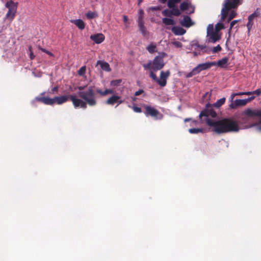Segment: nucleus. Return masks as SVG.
<instances>
[{
    "mask_svg": "<svg viewBox=\"0 0 261 261\" xmlns=\"http://www.w3.org/2000/svg\"><path fill=\"white\" fill-rule=\"evenodd\" d=\"M170 72L169 70H167L166 72H164L163 71H162L160 72V77L161 79L164 78L167 80V79L168 77V76L170 75Z\"/></svg>",
    "mask_w": 261,
    "mask_h": 261,
    "instance_id": "nucleus-29",
    "label": "nucleus"
},
{
    "mask_svg": "<svg viewBox=\"0 0 261 261\" xmlns=\"http://www.w3.org/2000/svg\"><path fill=\"white\" fill-rule=\"evenodd\" d=\"M144 14V11L142 9H140L139 11V16L137 19V21L140 20L141 19V21H143V15Z\"/></svg>",
    "mask_w": 261,
    "mask_h": 261,
    "instance_id": "nucleus-37",
    "label": "nucleus"
},
{
    "mask_svg": "<svg viewBox=\"0 0 261 261\" xmlns=\"http://www.w3.org/2000/svg\"><path fill=\"white\" fill-rule=\"evenodd\" d=\"M70 99L72 102L73 105L75 108L80 107L81 108L86 109L87 108L86 103L82 99H79L75 95H70Z\"/></svg>",
    "mask_w": 261,
    "mask_h": 261,
    "instance_id": "nucleus-9",
    "label": "nucleus"
},
{
    "mask_svg": "<svg viewBox=\"0 0 261 261\" xmlns=\"http://www.w3.org/2000/svg\"><path fill=\"white\" fill-rule=\"evenodd\" d=\"M122 82V80L121 79L115 80L111 81L110 85L112 86H117Z\"/></svg>",
    "mask_w": 261,
    "mask_h": 261,
    "instance_id": "nucleus-32",
    "label": "nucleus"
},
{
    "mask_svg": "<svg viewBox=\"0 0 261 261\" xmlns=\"http://www.w3.org/2000/svg\"><path fill=\"white\" fill-rule=\"evenodd\" d=\"M156 47V46L155 44L151 43L146 47V49L149 53L152 54L155 52Z\"/></svg>",
    "mask_w": 261,
    "mask_h": 261,
    "instance_id": "nucleus-25",
    "label": "nucleus"
},
{
    "mask_svg": "<svg viewBox=\"0 0 261 261\" xmlns=\"http://www.w3.org/2000/svg\"><path fill=\"white\" fill-rule=\"evenodd\" d=\"M171 11H172V15H173L176 16H178L181 14L180 11L176 7H175L173 8H172Z\"/></svg>",
    "mask_w": 261,
    "mask_h": 261,
    "instance_id": "nucleus-33",
    "label": "nucleus"
},
{
    "mask_svg": "<svg viewBox=\"0 0 261 261\" xmlns=\"http://www.w3.org/2000/svg\"><path fill=\"white\" fill-rule=\"evenodd\" d=\"M243 115H244L246 116L249 117H259L260 119L259 121V123L257 124V127L259 130H261V110L257 109H247L245 110L243 112Z\"/></svg>",
    "mask_w": 261,
    "mask_h": 261,
    "instance_id": "nucleus-7",
    "label": "nucleus"
},
{
    "mask_svg": "<svg viewBox=\"0 0 261 261\" xmlns=\"http://www.w3.org/2000/svg\"><path fill=\"white\" fill-rule=\"evenodd\" d=\"M173 2H174L175 3H178L180 2L181 0H172Z\"/></svg>",
    "mask_w": 261,
    "mask_h": 261,
    "instance_id": "nucleus-62",
    "label": "nucleus"
},
{
    "mask_svg": "<svg viewBox=\"0 0 261 261\" xmlns=\"http://www.w3.org/2000/svg\"><path fill=\"white\" fill-rule=\"evenodd\" d=\"M132 108L134 112L136 113H141L142 112L141 109L138 107L134 106Z\"/></svg>",
    "mask_w": 261,
    "mask_h": 261,
    "instance_id": "nucleus-43",
    "label": "nucleus"
},
{
    "mask_svg": "<svg viewBox=\"0 0 261 261\" xmlns=\"http://www.w3.org/2000/svg\"><path fill=\"white\" fill-rule=\"evenodd\" d=\"M239 20H234L233 21H232L231 22H230V28H229V31L230 32L231 31V30L232 29V27L236 24H237Z\"/></svg>",
    "mask_w": 261,
    "mask_h": 261,
    "instance_id": "nucleus-46",
    "label": "nucleus"
},
{
    "mask_svg": "<svg viewBox=\"0 0 261 261\" xmlns=\"http://www.w3.org/2000/svg\"><path fill=\"white\" fill-rule=\"evenodd\" d=\"M215 62H206L202 64H199L195 68L198 73H199L201 71L207 70L210 68L212 66L216 65Z\"/></svg>",
    "mask_w": 261,
    "mask_h": 261,
    "instance_id": "nucleus-10",
    "label": "nucleus"
},
{
    "mask_svg": "<svg viewBox=\"0 0 261 261\" xmlns=\"http://www.w3.org/2000/svg\"><path fill=\"white\" fill-rule=\"evenodd\" d=\"M123 21L124 22H126L128 20V18H127V17L126 16V15H123Z\"/></svg>",
    "mask_w": 261,
    "mask_h": 261,
    "instance_id": "nucleus-55",
    "label": "nucleus"
},
{
    "mask_svg": "<svg viewBox=\"0 0 261 261\" xmlns=\"http://www.w3.org/2000/svg\"><path fill=\"white\" fill-rule=\"evenodd\" d=\"M244 95H250L253 94V91L251 92H243Z\"/></svg>",
    "mask_w": 261,
    "mask_h": 261,
    "instance_id": "nucleus-54",
    "label": "nucleus"
},
{
    "mask_svg": "<svg viewBox=\"0 0 261 261\" xmlns=\"http://www.w3.org/2000/svg\"><path fill=\"white\" fill-rule=\"evenodd\" d=\"M163 23L166 25H172L175 24L173 19L169 18H164L162 19Z\"/></svg>",
    "mask_w": 261,
    "mask_h": 261,
    "instance_id": "nucleus-22",
    "label": "nucleus"
},
{
    "mask_svg": "<svg viewBox=\"0 0 261 261\" xmlns=\"http://www.w3.org/2000/svg\"><path fill=\"white\" fill-rule=\"evenodd\" d=\"M29 50L30 51V58L31 60H33L35 58V56L33 54V53L32 50V47L30 46L29 47Z\"/></svg>",
    "mask_w": 261,
    "mask_h": 261,
    "instance_id": "nucleus-45",
    "label": "nucleus"
},
{
    "mask_svg": "<svg viewBox=\"0 0 261 261\" xmlns=\"http://www.w3.org/2000/svg\"><path fill=\"white\" fill-rule=\"evenodd\" d=\"M153 71H154L153 70H150L149 76L151 78H152L153 80L156 82L158 80V78L157 77L155 74L153 73Z\"/></svg>",
    "mask_w": 261,
    "mask_h": 261,
    "instance_id": "nucleus-36",
    "label": "nucleus"
},
{
    "mask_svg": "<svg viewBox=\"0 0 261 261\" xmlns=\"http://www.w3.org/2000/svg\"><path fill=\"white\" fill-rule=\"evenodd\" d=\"M175 4L174 2H173L172 0H169L167 3V6L169 8L172 9L175 7Z\"/></svg>",
    "mask_w": 261,
    "mask_h": 261,
    "instance_id": "nucleus-40",
    "label": "nucleus"
},
{
    "mask_svg": "<svg viewBox=\"0 0 261 261\" xmlns=\"http://www.w3.org/2000/svg\"><path fill=\"white\" fill-rule=\"evenodd\" d=\"M70 94L56 96L53 98L39 96L35 98V100L46 105L52 106L55 103L60 105L67 102L69 99H70Z\"/></svg>",
    "mask_w": 261,
    "mask_h": 261,
    "instance_id": "nucleus-2",
    "label": "nucleus"
},
{
    "mask_svg": "<svg viewBox=\"0 0 261 261\" xmlns=\"http://www.w3.org/2000/svg\"><path fill=\"white\" fill-rule=\"evenodd\" d=\"M225 102V98L223 97L218 99L215 103L213 104L214 107L216 108H219L222 106Z\"/></svg>",
    "mask_w": 261,
    "mask_h": 261,
    "instance_id": "nucleus-24",
    "label": "nucleus"
},
{
    "mask_svg": "<svg viewBox=\"0 0 261 261\" xmlns=\"http://www.w3.org/2000/svg\"><path fill=\"white\" fill-rule=\"evenodd\" d=\"M86 16L88 19H93L97 17V14L95 12L89 11L86 13Z\"/></svg>",
    "mask_w": 261,
    "mask_h": 261,
    "instance_id": "nucleus-27",
    "label": "nucleus"
},
{
    "mask_svg": "<svg viewBox=\"0 0 261 261\" xmlns=\"http://www.w3.org/2000/svg\"><path fill=\"white\" fill-rule=\"evenodd\" d=\"M207 36L209 42L215 43L220 39V36L218 33L213 31V26L210 24L207 28Z\"/></svg>",
    "mask_w": 261,
    "mask_h": 261,
    "instance_id": "nucleus-8",
    "label": "nucleus"
},
{
    "mask_svg": "<svg viewBox=\"0 0 261 261\" xmlns=\"http://www.w3.org/2000/svg\"><path fill=\"white\" fill-rule=\"evenodd\" d=\"M120 99V97L117 95H113L109 97L106 101L107 105H114L115 103L118 101V100Z\"/></svg>",
    "mask_w": 261,
    "mask_h": 261,
    "instance_id": "nucleus-15",
    "label": "nucleus"
},
{
    "mask_svg": "<svg viewBox=\"0 0 261 261\" xmlns=\"http://www.w3.org/2000/svg\"><path fill=\"white\" fill-rule=\"evenodd\" d=\"M39 48L44 53H45L46 54H47V55H48L49 56H51L53 57L54 56V55L51 53L49 51L44 49V48H43L41 47H39Z\"/></svg>",
    "mask_w": 261,
    "mask_h": 261,
    "instance_id": "nucleus-42",
    "label": "nucleus"
},
{
    "mask_svg": "<svg viewBox=\"0 0 261 261\" xmlns=\"http://www.w3.org/2000/svg\"><path fill=\"white\" fill-rule=\"evenodd\" d=\"M211 106V104L208 103L206 105V109H209L208 108H210Z\"/></svg>",
    "mask_w": 261,
    "mask_h": 261,
    "instance_id": "nucleus-59",
    "label": "nucleus"
},
{
    "mask_svg": "<svg viewBox=\"0 0 261 261\" xmlns=\"http://www.w3.org/2000/svg\"><path fill=\"white\" fill-rule=\"evenodd\" d=\"M253 94H256L258 96L261 94V90L260 89H258L255 91H253Z\"/></svg>",
    "mask_w": 261,
    "mask_h": 261,
    "instance_id": "nucleus-48",
    "label": "nucleus"
},
{
    "mask_svg": "<svg viewBox=\"0 0 261 261\" xmlns=\"http://www.w3.org/2000/svg\"><path fill=\"white\" fill-rule=\"evenodd\" d=\"M138 27L140 31L143 36H145L147 35V31L146 30L145 27L144 25V21H141V19H140L139 21H137Z\"/></svg>",
    "mask_w": 261,
    "mask_h": 261,
    "instance_id": "nucleus-19",
    "label": "nucleus"
},
{
    "mask_svg": "<svg viewBox=\"0 0 261 261\" xmlns=\"http://www.w3.org/2000/svg\"><path fill=\"white\" fill-rule=\"evenodd\" d=\"M51 91L53 93L55 92H57L58 91V86L54 87L53 88H52Z\"/></svg>",
    "mask_w": 261,
    "mask_h": 261,
    "instance_id": "nucleus-53",
    "label": "nucleus"
},
{
    "mask_svg": "<svg viewBox=\"0 0 261 261\" xmlns=\"http://www.w3.org/2000/svg\"><path fill=\"white\" fill-rule=\"evenodd\" d=\"M224 24L222 23H218L216 25V29L218 31L224 29Z\"/></svg>",
    "mask_w": 261,
    "mask_h": 261,
    "instance_id": "nucleus-41",
    "label": "nucleus"
},
{
    "mask_svg": "<svg viewBox=\"0 0 261 261\" xmlns=\"http://www.w3.org/2000/svg\"><path fill=\"white\" fill-rule=\"evenodd\" d=\"M180 24L185 27L189 28L191 27L193 23L189 16H184L183 20L181 21Z\"/></svg>",
    "mask_w": 261,
    "mask_h": 261,
    "instance_id": "nucleus-14",
    "label": "nucleus"
},
{
    "mask_svg": "<svg viewBox=\"0 0 261 261\" xmlns=\"http://www.w3.org/2000/svg\"><path fill=\"white\" fill-rule=\"evenodd\" d=\"M236 96H237V94H236V93H232L230 96V100L232 101V100L233 99L234 97Z\"/></svg>",
    "mask_w": 261,
    "mask_h": 261,
    "instance_id": "nucleus-56",
    "label": "nucleus"
},
{
    "mask_svg": "<svg viewBox=\"0 0 261 261\" xmlns=\"http://www.w3.org/2000/svg\"><path fill=\"white\" fill-rule=\"evenodd\" d=\"M172 32L176 35H182L186 31L181 27H174L172 28Z\"/></svg>",
    "mask_w": 261,
    "mask_h": 261,
    "instance_id": "nucleus-17",
    "label": "nucleus"
},
{
    "mask_svg": "<svg viewBox=\"0 0 261 261\" xmlns=\"http://www.w3.org/2000/svg\"><path fill=\"white\" fill-rule=\"evenodd\" d=\"M197 74H198V73H197L195 68H194L191 72H189L188 73H187L186 75V77L187 78H190V77H192L193 75H196Z\"/></svg>",
    "mask_w": 261,
    "mask_h": 261,
    "instance_id": "nucleus-30",
    "label": "nucleus"
},
{
    "mask_svg": "<svg viewBox=\"0 0 261 261\" xmlns=\"http://www.w3.org/2000/svg\"><path fill=\"white\" fill-rule=\"evenodd\" d=\"M123 101L122 100H120V99L119 100H118V101H117V103H118L117 106L119 104L123 103Z\"/></svg>",
    "mask_w": 261,
    "mask_h": 261,
    "instance_id": "nucleus-61",
    "label": "nucleus"
},
{
    "mask_svg": "<svg viewBox=\"0 0 261 261\" xmlns=\"http://www.w3.org/2000/svg\"><path fill=\"white\" fill-rule=\"evenodd\" d=\"M160 2H161L162 4H165L167 0H158Z\"/></svg>",
    "mask_w": 261,
    "mask_h": 261,
    "instance_id": "nucleus-60",
    "label": "nucleus"
},
{
    "mask_svg": "<svg viewBox=\"0 0 261 261\" xmlns=\"http://www.w3.org/2000/svg\"><path fill=\"white\" fill-rule=\"evenodd\" d=\"M165 54L154 57L152 61H149L147 64H143L142 66L145 70H153L157 71L162 69L164 66V57Z\"/></svg>",
    "mask_w": 261,
    "mask_h": 261,
    "instance_id": "nucleus-4",
    "label": "nucleus"
},
{
    "mask_svg": "<svg viewBox=\"0 0 261 261\" xmlns=\"http://www.w3.org/2000/svg\"><path fill=\"white\" fill-rule=\"evenodd\" d=\"M254 98H255V96H251L250 97H249V98H248L247 99H245L246 100L247 103L248 102L254 99Z\"/></svg>",
    "mask_w": 261,
    "mask_h": 261,
    "instance_id": "nucleus-51",
    "label": "nucleus"
},
{
    "mask_svg": "<svg viewBox=\"0 0 261 261\" xmlns=\"http://www.w3.org/2000/svg\"><path fill=\"white\" fill-rule=\"evenodd\" d=\"M207 96H208V98H210L211 96V92H206L203 95V97H206Z\"/></svg>",
    "mask_w": 261,
    "mask_h": 261,
    "instance_id": "nucleus-50",
    "label": "nucleus"
},
{
    "mask_svg": "<svg viewBox=\"0 0 261 261\" xmlns=\"http://www.w3.org/2000/svg\"><path fill=\"white\" fill-rule=\"evenodd\" d=\"M236 94H237V95H244L243 92H239V93H236Z\"/></svg>",
    "mask_w": 261,
    "mask_h": 261,
    "instance_id": "nucleus-64",
    "label": "nucleus"
},
{
    "mask_svg": "<svg viewBox=\"0 0 261 261\" xmlns=\"http://www.w3.org/2000/svg\"><path fill=\"white\" fill-rule=\"evenodd\" d=\"M156 82L161 87H164L166 85L167 80L164 78H162L160 77V79H158V80Z\"/></svg>",
    "mask_w": 261,
    "mask_h": 261,
    "instance_id": "nucleus-26",
    "label": "nucleus"
},
{
    "mask_svg": "<svg viewBox=\"0 0 261 261\" xmlns=\"http://www.w3.org/2000/svg\"><path fill=\"white\" fill-rule=\"evenodd\" d=\"M246 104L247 101L245 99H236L229 105V107L231 109H236L239 107L245 106Z\"/></svg>",
    "mask_w": 261,
    "mask_h": 261,
    "instance_id": "nucleus-13",
    "label": "nucleus"
},
{
    "mask_svg": "<svg viewBox=\"0 0 261 261\" xmlns=\"http://www.w3.org/2000/svg\"><path fill=\"white\" fill-rule=\"evenodd\" d=\"M85 88V86H79L77 87V89L80 90L81 91H83L82 90H84Z\"/></svg>",
    "mask_w": 261,
    "mask_h": 261,
    "instance_id": "nucleus-57",
    "label": "nucleus"
},
{
    "mask_svg": "<svg viewBox=\"0 0 261 261\" xmlns=\"http://www.w3.org/2000/svg\"><path fill=\"white\" fill-rule=\"evenodd\" d=\"M189 132L191 134H198L199 133H203V129L198 128H190Z\"/></svg>",
    "mask_w": 261,
    "mask_h": 261,
    "instance_id": "nucleus-28",
    "label": "nucleus"
},
{
    "mask_svg": "<svg viewBox=\"0 0 261 261\" xmlns=\"http://www.w3.org/2000/svg\"><path fill=\"white\" fill-rule=\"evenodd\" d=\"M161 9V6L151 7L149 8V10L151 11H160Z\"/></svg>",
    "mask_w": 261,
    "mask_h": 261,
    "instance_id": "nucleus-47",
    "label": "nucleus"
},
{
    "mask_svg": "<svg viewBox=\"0 0 261 261\" xmlns=\"http://www.w3.org/2000/svg\"><path fill=\"white\" fill-rule=\"evenodd\" d=\"M192 123H193V124H194V125H197V121H196V120H193V121H192Z\"/></svg>",
    "mask_w": 261,
    "mask_h": 261,
    "instance_id": "nucleus-63",
    "label": "nucleus"
},
{
    "mask_svg": "<svg viewBox=\"0 0 261 261\" xmlns=\"http://www.w3.org/2000/svg\"><path fill=\"white\" fill-rule=\"evenodd\" d=\"M172 11L168 9L164 10L162 11V14L164 16L166 17H170L172 15Z\"/></svg>",
    "mask_w": 261,
    "mask_h": 261,
    "instance_id": "nucleus-34",
    "label": "nucleus"
},
{
    "mask_svg": "<svg viewBox=\"0 0 261 261\" xmlns=\"http://www.w3.org/2000/svg\"><path fill=\"white\" fill-rule=\"evenodd\" d=\"M253 24V21L248 20V22L247 24V29H248V30L249 32L250 31L251 29L252 28Z\"/></svg>",
    "mask_w": 261,
    "mask_h": 261,
    "instance_id": "nucleus-44",
    "label": "nucleus"
},
{
    "mask_svg": "<svg viewBox=\"0 0 261 261\" xmlns=\"http://www.w3.org/2000/svg\"><path fill=\"white\" fill-rule=\"evenodd\" d=\"M100 65L102 69L107 71H110L111 68L109 64L106 62H103L100 60H98L97 62L96 65Z\"/></svg>",
    "mask_w": 261,
    "mask_h": 261,
    "instance_id": "nucleus-18",
    "label": "nucleus"
},
{
    "mask_svg": "<svg viewBox=\"0 0 261 261\" xmlns=\"http://www.w3.org/2000/svg\"><path fill=\"white\" fill-rule=\"evenodd\" d=\"M86 70V67L85 66L81 67L78 71V74L80 75H83L85 74Z\"/></svg>",
    "mask_w": 261,
    "mask_h": 261,
    "instance_id": "nucleus-35",
    "label": "nucleus"
},
{
    "mask_svg": "<svg viewBox=\"0 0 261 261\" xmlns=\"http://www.w3.org/2000/svg\"><path fill=\"white\" fill-rule=\"evenodd\" d=\"M196 46L200 48L201 49H204L205 48H206V46L205 45H199V44H197L196 45Z\"/></svg>",
    "mask_w": 261,
    "mask_h": 261,
    "instance_id": "nucleus-52",
    "label": "nucleus"
},
{
    "mask_svg": "<svg viewBox=\"0 0 261 261\" xmlns=\"http://www.w3.org/2000/svg\"><path fill=\"white\" fill-rule=\"evenodd\" d=\"M17 3H14L12 1L7 2L5 4V7L8 9V11L6 15V18L12 21L17 12Z\"/></svg>",
    "mask_w": 261,
    "mask_h": 261,
    "instance_id": "nucleus-6",
    "label": "nucleus"
},
{
    "mask_svg": "<svg viewBox=\"0 0 261 261\" xmlns=\"http://www.w3.org/2000/svg\"><path fill=\"white\" fill-rule=\"evenodd\" d=\"M90 39L96 44H100L105 39V36L101 33H98L90 36Z\"/></svg>",
    "mask_w": 261,
    "mask_h": 261,
    "instance_id": "nucleus-12",
    "label": "nucleus"
},
{
    "mask_svg": "<svg viewBox=\"0 0 261 261\" xmlns=\"http://www.w3.org/2000/svg\"><path fill=\"white\" fill-rule=\"evenodd\" d=\"M228 61V58L227 57H224L222 58L221 60H219L217 61V62H216V64L217 66L221 67V68H224L226 67V65Z\"/></svg>",
    "mask_w": 261,
    "mask_h": 261,
    "instance_id": "nucleus-20",
    "label": "nucleus"
},
{
    "mask_svg": "<svg viewBox=\"0 0 261 261\" xmlns=\"http://www.w3.org/2000/svg\"><path fill=\"white\" fill-rule=\"evenodd\" d=\"M209 116L215 118L217 116V113L212 109H205L200 112L199 115L201 122L205 123L212 132L217 134L238 132L240 129L238 122L231 118L215 120L210 119Z\"/></svg>",
    "mask_w": 261,
    "mask_h": 261,
    "instance_id": "nucleus-1",
    "label": "nucleus"
},
{
    "mask_svg": "<svg viewBox=\"0 0 261 261\" xmlns=\"http://www.w3.org/2000/svg\"><path fill=\"white\" fill-rule=\"evenodd\" d=\"M96 92L102 96H104L109 94H112L114 93V91L112 89H106L105 91H102L101 89L97 88L96 90Z\"/></svg>",
    "mask_w": 261,
    "mask_h": 261,
    "instance_id": "nucleus-21",
    "label": "nucleus"
},
{
    "mask_svg": "<svg viewBox=\"0 0 261 261\" xmlns=\"http://www.w3.org/2000/svg\"><path fill=\"white\" fill-rule=\"evenodd\" d=\"M189 8V4L187 2H182L180 5V9L184 11L187 10Z\"/></svg>",
    "mask_w": 261,
    "mask_h": 261,
    "instance_id": "nucleus-31",
    "label": "nucleus"
},
{
    "mask_svg": "<svg viewBox=\"0 0 261 261\" xmlns=\"http://www.w3.org/2000/svg\"><path fill=\"white\" fill-rule=\"evenodd\" d=\"M78 95L90 106H94L97 104L95 93L93 86H89L86 91H79Z\"/></svg>",
    "mask_w": 261,
    "mask_h": 261,
    "instance_id": "nucleus-3",
    "label": "nucleus"
},
{
    "mask_svg": "<svg viewBox=\"0 0 261 261\" xmlns=\"http://www.w3.org/2000/svg\"><path fill=\"white\" fill-rule=\"evenodd\" d=\"M191 120H192V119H191V118H187L185 119V120H184V122H188V121H191Z\"/></svg>",
    "mask_w": 261,
    "mask_h": 261,
    "instance_id": "nucleus-58",
    "label": "nucleus"
},
{
    "mask_svg": "<svg viewBox=\"0 0 261 261\" xmlns=\"http://www.w3.org/2000/svg\"><path fill=\"white\" fill-rule=\"evenodd\" d=\"M222 48L220 45H218L217 46L214 47L212 49V51L213 53H218L221 50Z\"/></svg>",
    "mask_w": 261,
    "mask_h": 261,
    "instance_id": "nucleus-39",
    "label": "nucleus"
},
{
    "mask_svg": "<svg viewBox=\"0 0 261 261\" xmlns=\"http://www.w3.org/2000/svg\"><path fill=\"white\" fill-rule=\"evenodd\" d=\"M237 15L236 12L234 11H231L230 13L229 14L227 20V22H229L231 19H232Z\"/></svg>",
    "mask_w": 261,
    "mask_h": 261,
    "instance_id": "nucleus-38",
    "label": "nucleus"
},
{
    "mask_svg": "<svg viewBox=\"0 0 261 261\" xmlns=\"http://www.w3.org/2000/svg\"><path fill=\"white\" fill-rule=\"evenodd\" d=\"M258 10V9H257L255 11L249 16L248 18V20L253 21L255 18L257 17L260 15V12Z\"/></svg>",
    "mask_w": 261,
    "mask_h": 261,
    "instance_id": "nucleus-23",
    "label": "nucleus"
},
{
    "mask_svg": "<svg viewBox=\"0 0 261 261\" xmlns=\"http://www.w3.org/2000/svg\"><path fill=\"white\" fill-rule=\"evenodd\" d=\"M239 0H226L224 7L221 10V20L224 21L227 17L228 11L238 7Z\"/></svg>",
    "mask_w": 261,
    "mask_h": 261,
    "instance_id": "nucleus-5",
    "label": "nucleus"
},
{
    "mask_svg": "<svg viewBox=\"0 0 261 261\" xmlns=\"http://www.w3.org/2000/svg\"><path fill=\"white\" fill-rule=\"evenodd\" d=\"M145 111L144 112L146 116H151L154 118H156L157 116L160 114V112L155 108L151 107L149 106H144Z\"/></svg>",
    "mask_w": 261,
    "mask_h": 261,
    "instance_id": "nucleus-11",
    "label": "nucleus"
},
{
    "mask_svg": "<svg viewBox=\"0 0 261 261\" xmlns=\"http://www.w3.org/2000/svg\"><path fill=\"white\" fill-rule=\"evenodd\" d=\"M71 22L74 23L80 30H83L85 28V22L81 19L71 20Z\"/></svg>",
    "mask_w": 261,
    "mask_h": 261,
    "instance_id": "nucleus-16",
    "label": "nucleus"
},
{
    "mask_svg": "<svg viewBox=\"0 0 261 261\" xmlns=\"http://www.w3.org/2000/svg\"><path fill=\"white\" fill-rule=\"evenodd\" d=\"M144 92V91L142 89H140L138 91H136L135 93V96H138L141 94H142Z\"/></svg>",
    "mask_w": 261,
    "mask_h": 261,
    "instance_id": "nucleus-49",
    "label": "nucleus"
}]
</instances>
